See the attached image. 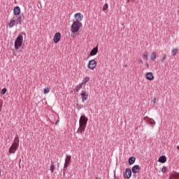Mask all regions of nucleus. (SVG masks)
<instances>
[{"mask_svg":"<svg viewBox=\"0 0 179 179\" xmlns=\"http://www.w3.org/2000/svg\"><path fill=\"white\" fill-rule=\"evenodd\" d=\"M96 66H97V62H96V60L92 59L88 62L89 69H91L92 71H93V69H94Z\"/></svg>","mask_w":179,"mask_h":179,"instance_id":"obj_6","label":"nucleus"},{"mask_svg":"<svg viewBox=\"0 0 179 179\" xmlns=\"http://www.w3.org/2000/svg\"><path fill=\"white\" fill-rule=\"evenodd\" d=\"M138 62H139L140 64H143V60H142V59H138Z\"/></svg>","mask_w":179,"mask_h":179,"instance_id":"obj_31","label":"nucleus"},{"mask_svg":"<svg viewBox=\"0 0 179 179\" xmlns=\"http://www.w3.org/2000/svg\"><path fill=\"white\" fill-rule=\"evenodd\" d=\"M124 174L127 178H131L132 176V171H131L130 169H127Z\"/></svg>","mask_w":179,"mask_h":179,"instance_id":"obj_14","label":"nucleus"},{"mask_svg":"<svg viewBox=\"0 0 179 179\" xmlns=\"http://www.w3.org/2000/svg\"><path fill=\"white\" fill-rule=\"evenodd\" d=\"M15 142H14L11 146L10 147L8 152L10 155H12L13 153H16V150H17V148H19V136H16L15 138Z\"/></svg>","mask_w":179,"mask_h":179,"instance_id":"obj_2","label":"nucleus"},{"mask_svg":"<svg viewBox=\"0 0 179 179\" xmlns=\"http://www.w3.org/2000/svg\"><path fill=\"white\" fill-rule=\"evenodd\" d=\"M13 13L15 16H19L20 15V7L15 6L13 9Z\"/></svg>","mask_w":179,"mask_h":179,"instance_id":"obj_13","label":"nucleus"},{"mask_svg":"<svg viewBox=\"0 0 179 179\" xmlns=\"http://www.w3.org/2000/svg\"><path fill=\"white\" fill-rule=\"evenodd\" d=\"M158 162L159 163L164 164V163H166L167 162V157H166V156H164V155H162V157H160L158 159Z\"/></svg>","mask_w":179,"mask_h":179,"instance_id":"obj_15","label":"nucleus"},{"mask_svg":"<svg viewBox=\"0 0 179 179\" xmlns=\"http://www.w3.org/2000/svg\"><path fill=\"white\" fill-rule=\"evenodd\" d=\"M87 121H89L87 117L85 115L80 116L79 120V127L77 130V134H80V135H83V134H85L86 125H87Z\"/></svg>","mask_w":179,"mask_h":179,"instance_id":"obj_1","label":"nucleus"},{"mask_svg":"<svg viewBox=\"0 0 179 179\" xmlns=\"http://www.w3.org/2000/svg\"><path fill=\"white\" fill-rule=\"evenodd\" d=\"M156 57H157L156 52H152L151 56H150V60L156 61Z\"/></svg>","mask_w":179,"mask_h":179,"instance_id":"obj_21","label":"nucleus"},{"mask_svg":"<svg viewBox=\"0 0 179 179\" xmlns=\"http://www.w3.org/2000/svg\"><path fill=\"white\" fill-rule=\"evenodd\" d=\"M153 103H154V104H155V103H156V98H155V99H153Z\"/></svg>","mask_w":179,"mask_h":179,"instance_id":"obj_32","label":"nucleus"},{"mask_svg":"<svg viewBox=\"0 0 179 179\" xmlns=\"http://www.w3.org/2000/svg\"><path fill=\"white\" fill-rule=\"evenodd\" d=\"M22 44H23V35H19L15 41V49L19 50L22 47Z\"/></svg>","mask_w":179,"mask_h":179,"instance_id":"obj_4","label":"nucleus"},{"mask_svg":"<svg viewBox=\"0 0 179 179\" xmlns=\"http://www.w3.org/2000/svg\"><path fill=\"white\" fill-rule=\"evenodd\" d=\"M145 79H147L148 80H153V79H155L153 73H152V72L147 73L145 75Z\"/></svg>","mask_w":179,"mask_h":179,"instance_id":"obj_11","label":"nucleus"},{"mask_svg":"<svg viewBox=\"0 0 179 179\" xmlns=\"http://www.w3.org/2000/svg\"><path fill=\"white\" fill-rule=\"evenodd\" d=\"M82 27H83L82 22L74 21L71 24V33H78Z\"/></svg>","mask_w":179,"mask_h":179,"instance_id":"obj_3","label":"nucleus"},{"mask_svg":"<svg viewBox=\"0 0 179 179\" xmlns=\"http://www.w3.org/2000/svg\"><path fill=\"white\" fill-rule=\"evenodd\" d=\"M177 177L179 179V173H177Z\"/></svg>","mask_w":179,"mask_h":179,"instance_id":"obj_36","label":"nucleus"},{"mask_svg":"<svg viewBox=\"0 0 179 179\" xmlns=\"http://www.w3.org/2000/svg\"><path fill=\"white\" fill-rule=\"evenodd\" d=\"M72 159V157L71 155H66L65 158L64 165V171L68 169V166L71 164V159Z\"/></svg>","mask_w":179,"mask_h":179,"instance_id":"obj_5","label":"nucleus"},{"mask_svg":"<svg viewBox=\"0 0 179 179\" xmlns=\"http://www.w3.org/2000/svg\"><path fill=\"white\" fill-rule=\"evenodd\" d=\"M6 88H3L2 90H1V94H6Z\"/></svg>","mask_w":179,"mask_h":179,"instance_id":"obj_29","label":"nucleus"},{"mask_svg":"<svg viewBox=\"0 0 179 179\" xmlns=\"http://www.w3.org/2000/svg\"><path fill=\"white\" fill-rule=\"evenodd\" d=\"M55 170V165H54V163L52 162L51 163V166H50V171H51V173H54Z\"/></svg>","mask_w":179,"mask_h":179,"instance_id":"obj_24","label":"nucleus"},{"mask_svg":"<svg viewBox=\"0 0 179 179\" xmlns=\"http://www.w3.org/2000/svg\"><path fill=\"white\" fill-rule=\"evenodd\" d=\"M107 9H108V4L105 3L103 7V10H107Z\"/></svg>","mask_w":179,"mask_h":179,"instance_id":"obj_26","label":"nucleus"},{"mask_svg":"<svg viewBox=\"0 0 179 179\" xmlns=\"http://www.w3.org/2000/svg\"><path fill=\"white\" fill-rule=\"evenodd\" d=\"M0 111H2V108L0 106Z\"/></svg>","mask_w":179,"mask_h":179,"instance_id":"obj_37","label":"nucleus"},{"mask_svg":"<svg viewBox=\"0 0 179 179\" xmlns=\"http://www.w3.org/2000/svg\"><path fill=\"white\" fill-rule=\"evenodd\" d=\"M82 87H83V85L81 83H79L78 85H77L76 86V87L74 88V92H76V93H78V92H79V90H80V89H82Z\"/></svg>","mask_w":179,"mask_h":179,"instance_id":"obj_16","label":"nucleus"},{"mask_svg":"<svg viewBox=\"0 0 179 179\" xmlns=\"http://www.w3.org/2000/svg\"><path fill=\"white\" fill-rule=\"evenodd\" d=\"M148 122H149V124H150V125L156 124V122H155V120L153 119H148Z\"/></svg>","mask_w":179,"mask_h":179,"instance_id":"obj_23","label":"nucleus"},{"mask_svg":"<svg viewBox=\"0 0 179 179\" xmlns=\"http://www.w3.org/2000/svg\"><path fill=\"white\" fill-rule=\"evenodd\" d=\"M97 52H99V47H95V48H94L92 50H91V52H90V55L91 56V57H93V56H94V55H96V54H97Z\"/></svg>","mask_w":179,"mask_h":179,"instance_id":"obj_12","label":"nucleus"},{"mask_svg":"<svg viewBox=\"0 0 179 179\" xmlns=\"http://www.w3.org/2000/svg\"><path fill=\"white\" fill-rule=\"evenodd\" d=\"M89 80H90V77H85L83 80L82 83H80V84L83 85H86V83H87L89 82Z\"/></svg>","mask_w":179,"mask_h":179,"instance_id":"obj_19","label":"nucleus"},{"mask_svg":"<svg viewBox=\"0 0 179 179\" xmlns=\"http://www.w3.org/2000/svg\"><path fill=\"white\" fill-rule=\"evenodd\" d=\"M171 52H172V55H173V57H176V55H177V52H178V50L173 49L171 50Z\"/></svg>","mask_w":179,"mask_h":179,"instance_id":"obj_25","label":"nucleus"},{"mask_svg":"<svg viewBox=\"0 0 179 179\" xmlns=\"http://www.w3.org/2000/svg\"><path fill=\"white\" fill-rule=\"evenodd\" d=\"M166 57H167L166 55H164L162 59H161V62H164Z\"/></svg>","mask_w":179,"mask_h":179,"instance_id":"obj_28","label":"nucleus"},{"mask_svg":"<svg viewBox=\"0 0 179 179\" xmlns=\"http://www.w3.org/2000/svg\"><path fill=\"white\" fill-rule=\"evenodd\" d=\"M48 93H50V89H49V88H45V89L44 90V94H48Z\"/></svg>","mask_w":179,"mask_h":179,"instance_id":"obj_27","label":"nucleus"},{"mask_svg":"<svg viewBox=\"0 0 179 179\" xmlns=\"http://www.w3.org/2000/svg\"><path fill=\"white\" fill-rule=\"evenodd\" d=\"M147 68H149V63H146Z\"/></svg>","mask_w":179,"mask_h":179,"instance_id":"obj_33","label":"nucleus"},{"mask_svg":"<svg viewBox=\"0 0 179 179\" xmlns=\"http://www.w3.org/2000/svg\"><path fill=\"white\" fill-rule=\"evenodd\" d=\"M80 96L83 103H85V101H86V100H87V98L89 97V94L85 90H82Z\"/></svg>","mask_w":179,"mask_h":179,"instance_id":"obj_7","label":"nucleus"},{"mask_svg":"<svg viewBox=\"0 0 179 179\" xmlns=\"http://www.w3.org/2000/svg\"><path fill=\"white\" fill-rule=\"evenodd\" d=\"M136 160V158L135 157H131L129 159V164L131 165L135 163V161Z\"/></svg>","mask_w":179,"mask_h":179,"instance_id":"obj_20","label":"nucleus"},{"mask_svg":"<svg viewBox=\"0 0 179 179\" xmlns=\"http://www.w3.org/2000/svg\"><path fill=\"white\" fill-rule=\"evenodd\" d=\"M0 176H1V171H0Z\"/></svg>","mask_w":179,"mask_h":179,"instance_id":"obj_39","label":"nucleus"},{"mask_svg":"<svg viewBox=\"0 0 179 179\" xmlns=\"http://www.w3.org/2000/svg\"><path fill=\"white\" fill-rule=\"evenodd\" d=\"M131 0H127V3H129V1H130Z\"/></svg>","mask_w":179,"mask_h":179,"instance_id":"obj_35","label":"nucleus"},{"mask_svg":"<svg viewBox=\"0 0 179 179\" xmlns=\"http://www.w3.org/2000/svg\"><path fill=\"white\" fill-rule=\"evenodd\" d=\"M143 59H145V61H148L149 59L148 52H145L143 55Z\"/></svg>","mask_w":179,"mask_h":179,"instance_id":"obj_22","label":"nucleus"},{"mask_svg":"<svg viewBox=\"0 0 179 179\" xmlns=\"http://www.w3.org/2000/svg\"><path fill=\"white\" fill-rule=\"evenodd\" d=\"M167 169V168L166 166H163L162 169V173H166V170Z\"/></svg>","mask_w":179,"mask_h":179,"instance_id":"obj_30","label":"nucleus"},{"mask_svg":"<svg viewBox=\"0 0 179 179\" xmlns=\"http://www.w3.org/2000/svg\"><path fill=\"white\" fill-rule=\"evenodd\" d=\"M74 17L76 20V22H82L83 20V15L80 13H76Z\"/></svg>","mask_w":179,"mask_h":179,"instance_id":"obj_9","label":"nucleus"},{"mask_svg":"<svg viewBox=\"0 0 179 179\" xmlns=\"http://www.w3.org/2000/svg\"><path fill=\"white\" fill-rule=\"evenodd\" d=\"M22 20H23V17H22V15L18 16V17H17L16 21H15V22H16V24H22Z\"/></svg>","mask_w":179,"mask_h":179,"instance_id":"obj_18","label":"nucleus"},{"mask_svg":"<svg viewBox=\"0 0 179 179\" xmlns=\"http://www.w3.org/2000/svg\"><path fill=\"white\" fill-rule=\"evenodd\" d=\"M58 122H59V120L56 121V122H55L56 125H57V124H58Z\"/></svg>","mask_w":179,"mask_h":179,"instance_id":"obj_34","label":"nucleus"},{"mask_svg":"<svg viewBox=\"0 0 179 179\" xmlns=\"http://www.w3.org/2000/svg\"><path fill=\"white\" fill-rule=\"evenodd\" d=\"M177 149H178V150H179V145H178V146H177Z\"/></svg>","mask_w":179,"mask_h":179,"instance_id":"obj_38","label":"nucleus"},{"mask_svg":"<svg viewBox=\"0 0 179 179\" xmlns=\"http://www.w3.org/2000/svg\"><path fill=\"white\" fill-rule=\"evenodd\" d=\"M15 24H16V20H10L8 23V27H10V29H12V27H13Z\"/></svg>","mask_w":179,"mask_h":179,"instance_id":"obj_17","label":"nucleus"},{"mask_svg":"<svg viewBox=\"0 0 179 179\" xmlns=\"http://www.w3.org/2000/svg\"><path fill=\"white\" fill-rule=\"evenodd\" d=\"M131 171L134 174H136L141 171V166L139 165H135L131 168Z\"/></svg>","mask_w":179,"mask_h":179,"instance_id":"obj_10","label":"nucleus"},{"mask_svg":"<svg viewBox=\"0 0 179 179\" xmlns=\"http://www.w3.org/2000/svg\"><path fill=\"white\" fill-rule=\"evenodd\" d=\"M60 40H61V33L57 32L55 34V36L53 38L54 43H55V44H57V43H59Z\"/></svg>","mask_w":179,"mask_h":179,"instance_id":"obj_8","label":"nucleus"}]
</instances>
